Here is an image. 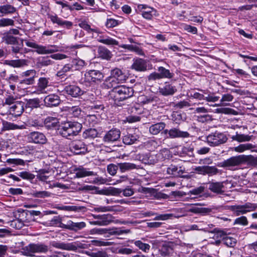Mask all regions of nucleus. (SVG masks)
Instances as JSON below:
<instances>
[{
	"label": "nucleus",
	"mask_w": 257,
	"mask_h": 257,
	"mask_svg": "<svg viewBox=\"0 0 257 257\" xmlns=\"http://www.w3.org/2000/svg\"><path fill=\"white\" fill-rule=\"evenodd\" d=\"M31 195L35 198H44L50 197L51 193L46 191H34L31 193Z\"/></svg>",
	"instance_id": "obj_50"
},
{
	"label": "nucleus",
	"mask_w": 257,
	"mask_h": 257,
	"mask_svg": "<svg viewBox=\"0 0 257 257\" xmlns=\"http://www.w3.org/2000/svg\"><path fill=\"white\" fill-rule=\"evenodd\" d=\"M121 48L127 49L131 51L135 52L140 55H144V53L141 48L136 45L123 44L120 46Z\"/></svg>",
	"instance_id": "obj_42"
},
{
	"label": "nucleus",
	"mask_w": 257,
	"mask_h": 257,
	"mask_svg": "<svg viewBox=\"0 0 257 257\" xmlns=\"http://www.w3.org/2000/svg\"><path fill=\"white\" fill-rule=\"evenodd\" d=\"M86 226V223L84 222H73L71 220L67 221V224L62 223L61 227L70 230L77 231L81 230Z\"/></svg>",
	"instance_id": "obj_23"
},
{
	"label": "nucleus",
	"mask_w": 257,
	"mask_h": 257,
	"mask_svg": "<svg viewBox=\"0 0 257 257\" xmlns=\"http://www.w3.org/2000/svg\"><path fill=\"white\" fill-rule=\"evenodd\" d=\"M98 135L97 131L95 128H88L82 134V137L84 139H94L97 137Z\"/></svg>",
	"instance_id": "obj_44"
},
{
	"label": "nucleus",
	"mask_w": 257,
	"mask_h": 257,
	"mask_svg": "<svg viewBox=\"0 0 257 257\" xmlns=\"http://www.w3.org/2000/svg\"><path fill=\"white\" fill-rule=\"evenodd\" d=\"M196 120L199 122L205 123L212 120V116L208 114H202L194 115Z\"/></svg>",
	"instance_id": "obj_49"
},
{
	"label": "nucleus",
	"mask_w": 257,
	"mask_h": 257,
	"mask_svg": "<svg viewBox=\"0 0 257 257\" xmlns=\"http://www.w3.org/2000/svg\"><path fill=\"white\" fill-rule=\"evenodd\" d=\"M49 78L46 77H40L39 79L38 82V88L36 91L34 92L37 94L42 93L45 92V89L48 86L49 83Z\"/></svg>",
	"instance_id": "obj_30"
},
{
	"label": "nucleus",
	"mask_w": 257,
	"mask_h": 257,
	"mask_svg": "<svg viewBox=\"0 0 257 257\" xmlns=\"http://www.w3.org/2000/svg\"><path fill=\"white\" fill-rule=\"evenodd\" d=\"M120 137V131L119 130L113 128L108 131L103 138V142L111 143L118 141Z\"/></svg>",
	"instance_id": "obj_16"
},
{
	"label": "nucleus",
	"mask_w": 257,
	"mask_h": 257,
	"mask_svg": "<svg viewBox=\"0 0 257 257\" xmlns=\"http://www.w3.org/2000/svg\"><path fill=\"white\" fill-rule=\"evenodd\" d=\"M158 72H153L148 76L149 80H156L163 78L172 79L174 77V73L171 72L169 69L160 66L158 68Z\"/></svg>",
	"instance_id": "obj_11"
},
{
	"label": "nucleus",
	"mask_w": 257,
	"mask_h": 257,
	"mask_svg": "<svg viewBox=\"0 0 257 257\" xmlns=\"http://www.w3.org/2000/svg\"><path fill=\"white\" fill-rule=\"evenodd\" d=\"M74 172L76 177L77 178H82L86 176L95 175L94 172L90 171L88 169L81 167L75 168Z\"/></svg>",
	"instance_id": "obj_28"
},
{
	"label": "nucleus",
	"mask_w": 257,
	"mask_h": 257,
	"mask_svg": "<svg viewBox=\"0 0 257 257\" xmlns=\"http://www.w3.org/2000/svg\"><path fill=\"white\" fill-rule=\"evenodd\" d=\"M117 166L121 172H125L139 168V166H137L135 164L128 162L118 163Z\"/></svg>",
	"instance_id": "obj_32"
},
{
	"label": "nucleus",
	"mask_w": 257,
	"mask_h": 257,
	"mask_svg": "<svg viewBox=\"0 0 257 257\" xmlns=\"http://www.w3.org/2000/svg\"><path fill=\"white\" fill-rule=\"evenodd\" d=\"M95 221L90 222L92 225L99 226H106L113 221L114 217L110 214H104L102 215H93Z\"/></svg>",
	"instance_id": "obj_12"
},
{
	"label": "nucleus",
	"mask_w": 257,
	"mask_h": 257,
	"mask_svg": "<svg viewBox=\"0 0 257 257\" xmlns=\"http://www.w3.org/2000/svg\"><path fill=\"white\" fill-rule=\"evenodd\" d=\"M98 52L99 57L103 59L108 60L111 58L110 51L104 47H99Z\"/></svg>",
	"instance_id": "obj_43"
},
{
	"label": "nucleus",
	"mask_w": 257,
	"mask_h": 257,
	"mask_svg": "<svg viewBox=\"0 0 257 257\" xmlns=\"http://www.w3.org/2000/svg\"><path fill=\"white\" fill-rule=\"evenodd\" d=\"M72 69V65H70V64H65L61 70L57 72L56 76L58 77L64 78L66 75V73L70 71Z\"/></svg>",
	"instance_id": "obj_51"
},
{
	"label": "nucleus",
	"mask_w": 257,
	"mask_h": 257,
	"mask_svg": "<svg viewBox=\"0 0 257 257\" xmlns=\"http://www.w3.org/2000/svg\"><path fill=\"white\" fill-rule=\"evenodd\" d=\"M253 148L251 144H240L238 146L234 147V150L238 153H242L246 150H250Z\"/></svg>",
	"instance_id": "obj_53"
},
{
	"label": "nucleus",
	"mask_w": 257,
	"mask_h": 257,
	"mask_svg": "<svg viewBox=\"0 0 257 257\" xmlns=\"http://www.w3.org/2000/svg\"><path fill=\"white\" fill-rule=\"evenodd\" d=\"M44 101L47 106L52 107L58 106L61 100L58 95L53 94L46 96Z\"/></svg>",
	"instance_id": "obj_25"
},
{
	"label": "nucleus",
	"mask_w": 257,
	"mask_h": 257,
	"mask_svg": "<svg viewBox=\"0 0 257 257\" xmlns=\"http://www.w3.org/2000/svg\"><path fill=\"white\" fill-rule=\"evenodd\" d=\"M110 76L117 79L118 81L120 82L124 81L126 79L125 75L118 68H115L112 70L111 71Z\"/></svg>",
	"instance_id": "obj_34"
},
{
	"label": "nucleus",
	"mask_w": 257,
	"mask_h": 257,
	"mask_svg": "<svg viewBox=\"0 0 257 257\" xmlns=\"http://www.w3.org/2000/svg\"><path fill=\"white\" fill-rule=\"evenodd\" d=\"M69 112L74 117H78L81 113V109L77 106H72L69 108Z\"/></svg>",
	"instance_id": "obj_63"
},
{
	"label": "nucleus",
	"mask_w": 257,
	"mask_h": 257,
	"mask_svg": "<svg viewBox=\"0 0 257 257\" xmlns=\"http://www.w3.org/2000/svg\"><path fill=\"white\" fill-rule=\"evenodd\" d=\"M140 99L142 100L141 102L143 104L153 103L157 101V97L153 96H142Z\"/></svg>",
	"instance_id": "obj_57"
},
{
	"label": "nucleus",
	"mask_w": 257,
	"mask_h": 257,
	"mask_svg": "<svg viewBox=\"0 0 257 257\" xmlns=\"http://www.w3.org/2000/svg\"><path fill=\"white\" fill-rule=\"evenodd\" d=\"M14 21L11 19L2 18L0 19V27L14 26Z\"/></svg>",
	"instance_id": "obj_60"
},
{
	"label": "nucleus",
	"mask_w": 257,
	"mask_h": 257,
	"mask_svg": "<svg viewBox=\"0 0 257 257\" xmlns=\"http://www.w3.org/2000/svg\"><path fill=\"white\" fill-rule=\"evenodd\" d=\"M190 134L187 132L181 131L177 128H173L170 130L169 138H188Z\"/></svg>",
	"instance_id": "obj_29"
},
{
	"label": "nucleus",
	"mask_w": 257,
	"mask_h": 257,
	"mask_svg": "<svg viewBox=\"0 0 257 257\" xmlns=\"http://www.w3.org/2000/svg\"><path fill=\"white\" fill-rule=\"evenodd\" d=\"M50 56L39 57L37 60V66L42 68L53 65L54 62L50 59Z\"/></svg>",
	"instance_id": "obj_38"
},
{
	"label": "nucleus",
	"mask_w": 257,
	"mask_h": 257,
	"mask_svg": "<svg viewBox=\"0 0 257 257\" xmlns=\"http://www.w3.org/2000/svg\"><path fill=\"white\" fill-rule=\"evenodd\" d=\"M5 64L14 68H19L27 65V60L25 59L7 60Z\"/></svg>",
	"instance_id": "obj_33"
},
{
	"label": "nucleus",
	"mask_w": 257,
	"mask_h": 257,
	"mask_svg": "<svg viewBox=\"0 0 257 257\" xmlns=\"http://www.w3.org/2000/svg\"><path fill=\"white\" fill-rule=\"evenodd\" d=\"M221 182H210L208 183V189L213 193L221 194L224 192V186Z\"/></svg>",
	"instance_id": "obj_26"
},
{
	"label": "nucleus",
	"mask_w": 257,
	"mask_h": 257,
	"mask_svg": "<svg viewBox=\"0 0 257 257\" xmlns=\"http://www.w3.org/2000/svg\"><path fill=\"white\" fill-rule=\"evenodd\" d=\"M244 163H246L250 166L257 167V157L244 155L233 156L220 163L218 166L223 168L230 167L238 166Z\"/></svg>",
	"instance_id": "obj_1"
},
{
	"label": "nucleus",
	"mask_w": 257,
	"mask_h": 257,
	"mask_svg": "<svg viewBox=\"0 0 257 257\" xmlns=\"http://www.w3.org/2000/svg\"><path fill=\"white\" fill-rule=\"evenodd\" d=\"M122 193V189L115 188H110L107 190H101L99 191V194L106 195H111L113 196L119 195Z\"/></svg>",
	"instance_id": "obj_41"
},
{
	"label": "nucleus",
	"mask_w": 257,
	"mask_h": 257,
	"mask_svg": "<svg viewBox=\"0 0 257 257\" xmlns=\"http://www.w3.org/2000/svg\"><path fill=\"white\" fill-rule=\"evenodd\" d=\"M177 90L176 86L169 82L165 83L163 86L159 88V93L164 96L173 95Z\"/></svg>",
	"instance_id": "obj_22"
},
{
	"label": "nucleus",
	"mask_w": 257,
	"mask_h": 257,
	"mask_svg": "<svg viewBox=\"0 0 257 257\" xmlns=\"http://www.w3.org/2000/svg\"><path fill=\"white\" fill-rule=\"evenodd\" d=\"M28 138L29 142L35 144H45L47 142L45 136L43 133L38 132L31 133L28 135Z\"/></svg>",
	"instance_id": "obj_17"
},
{
	"label": "nucleus",
	"mask_w": 257,
	"mask_h": 257,
	"mask_svg": "<svg viewBox=\"0 0 257 257\" xmlns=\"http://www.w3.org/2000/svg\"><path fill=\"white\" fill-rule=\"evenodd\" d=\"M94 245L98 246H110L113 244V242L106 240H94L92 241Z\"/></svg>",
	"instance_id": "obj_61"
},
{
	"label": "nucleus",
	"mask_w": 257,
	"mask_h": 257,
	"mask_svg": "<svg viewBox=\"0 0 257 257\" xmlns=\"http://www.w3.org/2000/svg\"><path fill=\"white\" fill-rule=\"evenodd\" d=\"M98 41L102 44L107 45H118V42L115 39H113L110 37H107L105 39L101 38L100 37L99 39H98Z\"/></svg>",
	"instance_id": "obj_52"
},
{
	"label": "nucleus",
	"mask_w": 257,
	"mask_h": 257,
	"mask_svg": "<svg viewBox=\"0 0 257 257\" xmlns=\"http://www.w3.org/2000/svg\"><path fill=\"white\" fill-rule=\"evenodd\" d=\"M231 138L233 141H236L238 142H243L249 141L251 140V136L236 133L235 135L231 136Z\"/></svg>",
	"instance_id": "obj_47"
},
{
	"label": "nucleus",
	"mask_w": 257,
	"mask_h": 257,
	"mask_svg": "<svg viewBox=\"0 0 257 257\" xmlns=\"http://www.w3.org/2000/svg\"><path fill=\"white\" fill-rule=\"evenodd\" d=\"M25 103L21 101H17L12 105L9 111L10 113L15 116H19L21 115L24 110Z\"/></svg>",
	"instance_id": "obj_19"
},
{
	"label": "nucleus",
	"mask_w": 257,
	"mask_h": 257,
	"mask_svg": "<svg viewBox=\"0 0 257 257\" xmlns=\"http://www.w3.org/2000/svg\"><path fill=\"white\" fill-rule=\"evenodd\" d=\"M135 245L139 249L145 252H148L150 248V245L149 244L143 242L141 240H136L134 242Z\"/></svg>",
	"instance_id": "obj_55"
},
{
	"label": "nucleus",
	"mask_w": 257,
	"mask_h": 257,
	"mask_svg": "<svg viewBox=\"0 0 257 257\" xmlns=\"http://www.w3.org/2000/svg\"><path fill=\"white\" fill-rule=\"evenodd\" d=\"M70 65H72V68L74 66L76 69H80L86 64L84 60L80 59H73Z\"/></svg>",
	"instance_id": "obj_56"
},
{
	"label": "nucleus",
	"mask_w": 257,
	"mask_h": 257,
	"mask_svg": "<svg viewBox=\"0 0 257 257\" xmlns=\"http://www.w3.org/2000/svg\"><path fill=\"white\" fill-rule=\"evenodd\" d=\"M119 82L117 79L110 76L105 79L102 85L104 88L109 89L113 88L114 89L115 87H117L118 86H116V85Z\"/></svg>",
	"instance_id": "obj_35"
},
{
	"label": "nucleus",
	"mask_w": 257,
	"mask_h": 257,
	"mask_svg": "<svg viewBox=\"0 0 257 257\" xmlns=\"http://www.w3.org/2000/svg\"><path fill=\"white\" fill-rule=\"evenodd\" d=\"M55 247L67 250L75 251L78 249H84L86 248L87 245L79 242H74L71 243H56L54 245Z\"/></svg>",
	"instance_id": "obj_13"
},
{
	"label": "nucleus",
	"mask_w": 257,
	"mask_h": 257,
	"mask_svg": "<svg viewBox=\"0 0 257 257\" xmlns=\"http://www.w3.org/2000/svg\"><path fill=\"white\" fill-rule=\"evenodd\" d=\"M129 230H123L117 228H93L89 231L91 235H102L104 237H110L111 235H120L123 233H127Z\"/></svg>",
	"instance_id": "obj_6"
},
{
	"label": "nucleus",
	"mask_w": 257,
	"mask_h": 257,
	"mask_svg": "<svg viewBox=\"0 0 257 257\" xmlns=\"http://www.w3.org/2000/svg\"><path fill=\"white\" fill-rule=\"evenodd\" d=\"M55 208L61 210H65L68 211H79L81 210L82 207L77 206H64L56 205Z\"/></svg>",
	"instance_id": "obj_46"
},
{
	"label": "nucleus",
	"mask_w": 257,
	"mask_h": 257,
	"mask_svg": "<svg viewBox=\"0 0 257 257\" xmlns=\"http://www.w3.org/2000/svg\"><path fill=\"white\" fill-rule=\"evenodd\" d=\"M19 176L23 179L28 180L29 181L33 180L35 177V175L27 171H23L20 172Z\"/></svg>",
	"instance_id": "obj_59"
},
{
	"label": "nucleus",
	"mask_w": 257,
	"mask_h": 257,
	"mask_svg": "<svg viewBox=\"0 0 257 257\" xmlns=\"http://www.w3.org/2000/svg\"><path fill=\"white\" fill-rule=\"evenodd\" d=\"M22 254L27 256H34L35 253H46L49 246L43 243H30L23 248Z\"/></svg>",
	"instance_id": "obj_3"
},
{
	"label": "nucleus",
	"mask_w": 257,
	"mask_h": 257,
	"mask_svg": "<svg viewBox=\"0 0 257 257\" xmlns=\"http://www.w3.org/2000/svg\"><path fill=\"white\" fill-rule=\"evenodd\" d=\"M204 231L214 233L215 237L216 238H222V241L227 235V233L224 230L219 228H215L212 230H209L208 228H204Z\"/></svg>",
	"instance_id": "obj_39"
},
{
	"label": "nucleus",
	"mask_w": 257,
	"mask_h": 257,
	"mask_svg": "<svg viewBox=\"0 0 257 257\" xmlns=\"http://www.w3.org/2000/svg\"><path fill=\"white\" fill-rule=\"evenodd\" d=\"M104 78L102 72L98 70H90L86 71L84 75V82L89 85L98 84L102 82Z\"/></svg>",
	"instance_id": "obj_5"
},
{
	"label": "nucleus",
	"mask_w": 257,
	"mask_h": 257,
	"mask_svg": "<svg viewBox=\"0 0 257 257\" xmlns=\"http://www.w3.org/2000/svg\"><path fill=\"white\" fill-rule=\"evenodd\" d=\"M224 244L229 247H233L236 244V239L232 237L226 236L223 240Z\"/></svg>",
	"instance_id": "obj_54"
},
{
	"label": "nucleus",
	"mask_w": 257,
	"mask_h": 257,
	"mask_svg": "<svg viewBox=\"0 0 257 257\" xmlns=\"http://www.w3.org/2000/svg\"><path fill=\"white\" fill-rule=\"evenodd\" d=\"M82 124L77 121H68L62 123L58 128V133L62 137L70 139L77 136L81 131Z\"/></svg>",
	"instance_id": "obj_2"
},
{
	"label": "nucleus",
	"mask_w": 257,
	"mask_h": 257,
	"mask_svg": "<svg viewBox=\"0 0 257 257\" xmlns=\"http://www.w3.org/2000/svg\"><path fill=\"white\" fill-rule=\"evenodd\" d=\"M18 37L7 33H5L2 38L3 41L6 44L13 45L11 48L13 53L15 54H20L21 55H23L24 53L28 52V51L27 49H23V44L21 46L18 45Z\"/></svg>",
	"instance_id": "obj_4"
},
{
	"label": "nucleus",
	"mask_w": 257,
	"mask_h": 257,
	"mask_svg": "<svg viewBox=\"0 0 257 257\" xmlns=\"http://www.w3.org/2000/svg\"><path fill=\"white\" fill-rule=\"evenodd\" d=\"M120 24V22L114 19H108L106 22L105 26L107 28H111L117 26Z\"/></svg>",
	"instance_id": "obj_62"
},
{
	"label": "nucleus",
	"mask_w": 257,
	"mask_h": 257,
	"mask_svg": "<svg viewBox=\"0 0 257 257\" xmlns=\"http://www.w3.org/2000/svg\"><path fill=\"white\" fill-rule=\"evenodd\" d=\"M138 139L137 135L127 134L123 137L122 141L124 144L130 145L134 144Z\"/></svg>",
	"instance_id": "obj_45"
},
{
	"label": "nucleus",
	"mask_w": 257,
	"mask_h": 257,
	"mask_svg": "<svg viewBox=\"0 0 257 257\" xmlns=\"http://www.w3.org/2000/svg\"><path fill=\"white\" fill-rule=\"evenodd\" d=\"M40 103V101L39 98L30 99L27 101L26 104L25 103V107L26 109H29L30 110H31L34 108L39 107Z\"/></svg>",
	"instance_id": "obj_40"
},
{
	"label": "nucleus",
	"mask_w": 257,
	"mask_h": 257,
	"mask_svg": "<svg viewBox=\"0 0 257 257\" xmlns=\"http://www.w3.org/2000/svg\"><path fill=\"white\" fill-rule=\"evenodd\" d=\"M169 152V150L167 149H163L161 151V153L157 154L156 155H154L151 153H148L144 155L142 158V161L144 163L146 164H154L158 162V159L157 158V156H158V157L161 155L163 153H168Z\"/></svg>",
	"instance_id": "obj_20"
},
{
	"label": "nucleus",
	"mask_w": 257,
	"mask_h": 257,
	"mask_svg": "<svg viewBox=\"0 0 257 257\" xmlns=\"http://www.w3.org/2000/svg\"><path fill=\"white\" fill-rule=\"evenodd\" d=\"M48 18L53 24H57L58 25L68 29H71L73 26L72 22L63 20L60 18H59L57 15H49Z\"/></svg>",
	"instance_id": "obj_21"
},
{
	"label": "nucleus",
	"mask_w": 257,
	"mask_h": 257,
	"mask_svg": "<svg viewBox=\"0 0 257 257\" xmlns=\"http://www.w3.org/2000/svg\"><path fill=\"white\" fill-rule=\"evenodd\" d=\"M70 150L76 155L85 154L87 151L86 145L80 140H74L70 145Z\"/></svg>",
	"instance_id": "obj_14"
},
{
	"label": "nucleus",
	"mask_w": 257,
	"mask_h": 257,
	"mask_svg": "<svg viewBox=\"0 0 257 257\" xmlns=\"http://www.w3.org/2000/svg\"><path fill=\"white\" fill-rule=\"evenodd\" d=\"M173 244L171 242L163 244L159 249L160 254L162 256H169L172 254L174 251Z\"/></svg>",
	"instance_id": "obj_27"
},
{
	"label": "nucleus",
	"mask_w": 257,
	"mask_h": 257,
	"mask_svg": "<svg viewBox=\"0 0 257 257\" xmlns=\"http://www.w3.org/2000/svg\"><path fill=\"white\" fill-rule=\"evenodd\" d=\"M132 68L137 71H145L148 69L147 62L141 58L135 59Z\"/></svg>",
	"instance_id": "obj_24"
},
{
	"label": "nucleus",
	"mask_w": 257,
	"mask_h": 257,
	"mask_svg": "<svg viewBox=\"0 0 257 257\" xmlns=\"http://www.w3.org/2000/svg\"><path fill=\"white\" fill-rule=\"evenodd\" d=\"M248 224L247 218L245 216H242L235 219L234 224H239L241 225H246Z\"/></svg>",
	"instance_id": "obj_64"
},
{
	"label": "nucleus",
	"mask_w": 257,
	"mask_h": 257,
	"mask_svg": "<svg viewBox=\"0 0 257 257\" xmlns=\"http://www.w3.org/2000/svg\"><path fill=\"white\" fill-rule=\"evenodd\" d=\"M36 75V71L35 70H28L21 73V75L23 79L20 80L21 85H32L35 82V78Z\"/></svg>",
	"instance_id": "obj_15"
},
{
	"label": "nucleus",
	"mask_w": 257,
	"mask_h": 257,
	"mask_svg": "<svg viewBox=\"0 0 257 257\" xmlns=\"http://www.w3.org/2000/svg\"><path fill=\"white\" fill-rule=\"evenodd\" d=\"M227 140L226 135L217 131L212 133L206 137L207 143L212 147L225 143Z\"/></svg>",
	"instance_id": "obj_10"
},
{
	"label": "nucleus",
	"mask_w": 257,
	"mask_h": 257,
	"mask_svg": "<svg viewBox=\"0 0 257 257\" xmlns=\"http://www.w3.org/2000/svg\"><path fill=\"white\" fill-rule=\"evenodd\" d=\"M26 45L28 47L35 49V52L39 55L50 54L58 51L57 47L55 45L43 46L30 41H27Z\"/></svg>",
	"instance_id": "obj_9"
},
{
	"label": "nucleus",
	"mask_w": 257,
	"mask_h": 257,
	"mask_svg": "<svg viewBox=\"0 0 257 257\" xmlns=\"http://www.w3.org/2000/svg\"><path fill=\"white\" fill-rule=\"evenodd\" d=\"M17 9L11 5H5L0 6V16H4L10 14H14Z\"/></svg>",
	"instance_id": "obj_36"
},
{
	"label": "nucleus",
	"mask_w": 257,
	"mask_h": 257,
	"mask_svg": "<svg viewBox=\"0 0 257 257\" xmlns=\"http://www.w3.org/2000/svg\"><path fill=\"white\" fill-rule=\"evenodd\" d=\"M228 209L231 210L236 216H239L255 210L257 209V204L247 202L243 205L229 206Z\"/></svg>",
	"instance_id": "obj_8"
},
{
	"label": "nucleus",
	"mask_w": 257,
	"mask_h": 257,
	"mask_svg": "<svg viewBox=\"0 0 257 257\" xmlns=\"http://www.w3.org/2000/svg\"><path fill=\"white\" fill-rule=\"evenodd\" d=\"M114 93L115 100L122 101L133 96L134 90L133 88L124 85L118 86L112 90Z\"/></svg>",
	"instance_id": "obj_7"
},
{
	"label": "nucleus",
	"mask_w": 257,
	"mask_h": 257,
	"mask_svg": "<svg viewBox=\"0 0 257 257\" xmlns=\"http://www.w3.org/2000/svg\"><path fill=\"white\" fill-rule=\"evenodd\" d=\"M139 8L142 10L144 9L142 11V16L146 19L150 20L155 15L156 11L152 8L147 7L145 5H140Z\"/></svg>",
	"instance_id": "obj_31"
},
{
	"label": "nucleus",
	"mask_w": 257,
	"mask_h": 257,
	"mask_svg": "<svg viewBox=\"0 0 257 257\" xmlns=\"http://www.w3.org/2000/svg\"><path fill=\"white\" fill-rule=\"evenodd\" d=\"M64 91L68 95L75 98L81 96L84 93V91L78 86L75 85L66 86Z\"/></svg>",
	"instance_id": "obj_18"
},
{
	"label": "nucleus",
	"mask_w": 257,
	"mask_h": 257,
	"mask_svg": "<svg viewBox=\"0 0 257 257\" xmlns=\"http://www.w3.org/2000/svg\"><path fill=\"white\" fill-rule=\"evenodd\" d=\"M167 172L168 174L172 175L174 176H178L183 173V171L181 169L178 170V167L173 165H171L167 168Z\"/></svg>",
	"instance_id": "obj_48"
},
{
	"label": "nucleus",
	"mask_w": 257,
	"mask_h": 257,
	"mask_svg": "<svg viewBox=\"0 0 257 257\" xmlns=\"http://www.w3.org/2000/svg\"><path fill=\"white\" fill-rule=\"evenodd\" d=\"M205 175H208V176H213L216 175L220 172L219 170L215 166H205Z\"/></svg>",
	"instance_id": "obj_58"
},
{
	"label": "nucleus",
	"mask_w": 257,
	"mask_h": 257,
	"mask_svg": "<svg viewBox=\"0 0 257 257\" xmlns=\"http://www.w3.org/2000/svg\"><path fill=\"white\" fill-rule=\"evenodd\" d=\"M166 126L165 122H161L152 124L149 128L150 133L154 135L158 134L161 131L163 130Z\"/></svg>",
	"instance_id": "obj_37"
}]
</instances>
